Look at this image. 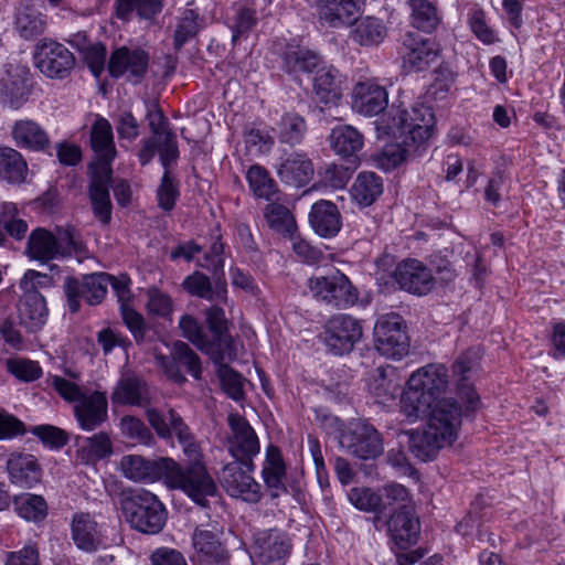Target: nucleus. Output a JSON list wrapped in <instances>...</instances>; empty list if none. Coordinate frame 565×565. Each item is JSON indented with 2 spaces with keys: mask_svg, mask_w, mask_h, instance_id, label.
Listing matches in <instances>:
<instances>
[{
  "mask_svg": "<svg viewBox=\"0 0 565 565\" xmlns=\"http://www.w3.org/2000/svg\"><path fill=\"white\" fill-rule=\"evenodd\" d=\"M448 387V370L444 364H428L414 372L401 396V412L411 420L431 413L439 402H447L458 412L461 407L454 398L441 395Z\"/></svg>",
  "mask_w": 565,
  "mask_h": 565,
  "instance_id": "f257e3e1",
  "label": "nucleus"
},
{
  "mask_svg": "<svg viewBox=\"0 0 565 565\" xmlns=\"http://www.w3.org/2000/svg\"><path fill=\"white\" fill-rule=\"evenodd\" d=\"M425 416L428 417L426 426L409 433V450L419 460L429 461L436 458L441 448L456 440L462 412L447 402H439Z\"/></svg>",
  "mask_w": 565,
  "mask_h": 565,
  "instance_id": "f03ea898",
  "label": "nucleus"
},
{
  "mask_svg": "<svg viewBox=\"0 0 565 565\" xmlns=\"http://www.w3.org/2000/svg\"><path fill=\"white\" fill-rule=\"evenodd\" d=\"M120 509L131 529L154 535L162 531L167 522V510L159 498L150 491L140 489L124 492Z\"/></svg>",
  "mask_w": 565,
  "mask_h": 565,
  "instance_id": "7ed1b4c3",
  "label": "nucleus"
},
{
  "mask_svg": "<svg viewBox=\"0 0 565 565\" xmlns=\"http://www.w3.org/2000/svg\"><path fill=\"white\" fill-rule=\"evenodd\" d=\"M164 483L170 489L184 492L193 502L206 507L207 498L215 495L217 487L203 462L182 467L170 458Z\"/></svg>",
  "mask_w": 565,
  "mask_h": 565,
  "instance_id": "20e7f679",
  "label": "nucleus"
},
{
  "mask_svg": "<svg viewBox=\"0 0 565 565\" xmlns=\"http://www.w3.org/2000/svg\"><path fill=\"white\" fill-rule=\"evenodd\" d=\"M387 127L395 138L422 150L433 134L435 115L430 107L415 104L409 109H396Z\"/></svg>",
  "mask_w": 565,
  "mask_h": 565,
  "instance_id": "39448f33",
  "label": "nucleus"
},
{
  "mask_svg": "<svg viewBox=\"0 0 565 565\" xmlns=\"http://www.w3.org/2000/svg\"><path fill=\"white\" fill-rule=\"evenodd\" d=\"M411 340L403 317L382 315L374 326V348L384 358L399 361L409 353Z\"/></svg>",
  "mask_w": 565,
  "mask_h": 565,
  "instance_id": "423d86ee",
  "label": "nucleus"
},
{
  "mask_svg": "<svg viewBox=\"0 0 565 565\" xmlns=\"http://www.w3.org/2000/svg\"><path fill=\"white\" fill-rule=\"evenodd\" d=\"M147 419L157 435L163 439L177 437L190 463L202 462V452L199 443L183 418L172 408L162 414L154 408L147 411Z\"/></svg>",
  "mask_w": 565,
  "mask_h": 565,
  "instance_id": "0eeeda50",
  "label": "nucleus"
},
{
  "mask_svg": "<svg viewBox=\"0 0 565 565\" xmlns=\"http://www.w3.org/2000/svg\"><path fill=\"white\" fill-rule=\"evenodd\" d=\"M312 296L333 308L345 309L359 299V291L350 279L340 270H333L326 276L309 279Z\"/></svg>",
  "mask_w": 565,
  "mask_h": 565,
  "instance_id": "6e6552de",
  "label": "nucleus"
},
{
  "mask_svg": "<svg viewBox=\"0 0 565 565\" xmlns=\"http://www.w3.org/2000/svg\"><path fill=\"white\" fill-rule=\"evenodd\" d=\"M110 279V274L107 273L83 275L82 278L66 277L63 289L70 311L72 313L78 312L82 300L89 306L99 305L107 294Z\"/></svg>",
  "mask_w": 565,
  "mask_h": 565,
  "instance_id": "1a4fd4ad",
  "label": "nucleus"
},
{
  "mask_svg": "<svg viewBox=\"0 0 565 565\" xmlns=\"http://www.w3.org/2000/svg\"><path fill=\"white\" fill-rule=\"evenodd\" d=\"M254 471L245 462L233 460L223 466L218 480L230 497L256 504L263 498V488L253 477Z\"/></svg>",
  "mask_w": 565,
  "mask_h": 565,
  "instance_id": "9d476101",
  "label": "nucleus"
},
{
  "mask_svg": "<svg viewBox=\"0 0 565 565\" xmlns=\"http://www.w3.org/2000/svg\"><path fill=\"white\" fill-rule=\"evenodd\" d=\"M230 433L227 435V451L235 461L245 462L249 470H255L254 458L260 451V443L255 429L245 417L237 413L227 416Z\"/></svg>",
  "mask_w": 565,
  "mask_h": 565,
  "instance_id": "9b49d317",
  "label": "nucleus"
},
{
  "mask_svg": "<svg viewBox=\"0 0 565 565\" xmlns=\"http://www.w3.org/2000/svg\"><path fill=\"white\" fill-rule=\"evenodd\" d=\"M320 337L330 353L344 355L361 340L362 327L352 316L339 313L327 320Z\"/></svg>",
  "mask_w": 565,
  "mask_h": 565,
  "instance_id": "f8f14e48",
  "label": "nucleus"
},
{
  "mask_svg": "<svg viewBox=\"0 0 565 565\" xmlns=\"http://www.w3.org/2000/svg\"><path fill=\"white\" fill-rule=\"evenodd\" d=\"M339 444L349 455L362 460L374 459L384 450L381 434L374 426L364 422L351 424L343 429Z\"/></svg>",
  "mask_w": 565,
  "mask_h": 565,
  "instance_id": "ddd939ff",
  "label": "nucleus"
},
{
  "mask_svg": "<svg viewBox=\"0 0 565 565\" xmlns=\"http://www.w3.org/2000/svg\"><path fill=\"white\" fill-rule=\"evenodd\" d=\"M480 354L477 349H468L460 353L452 363V375L457 379L456 390L465 405L463 415L473 416L481 406V399L470 382L472 373L478 369Z\"/></svg>",
  "mask_w": 565,
  "mask_h": 565,
  "instance_id": "4468645a",
  "label": "nucleus"
},
{
  "mask_svg": "<svg viewBox=\"0 0 565 565\" xmlns=\"http://www.w3.org/2000/svg\"><path fill=\"white\" fill-rule=\"evenodd\" d=\"M223 533L215 522L195 526L191 536L193 557L200 563L224 565L230 553L222 541Z\"/></svg>",
  "mask_w": 565,
  "mask_h": 565,
  "instance_id": "2eb2a0df",
  "label": "nucleus"
},
{
  "mask_svg": "<svg viewBox=\"0 0 565 565\" xmlns=\"http://www.w3.org/2000/svg\"><path fill=\"white\" fill-rule=\"evenodd\" d=\"M34 63L46 77L63 79L74 68L75 57L63 44L43 41L36 49Z\"/></svg>",
  "mask_w": 565,
  "mask_h": 565,
  "instance_id": "dca6fc26",
  "label": "nucleus"
},
{
  "mask_svg": "<svg viewBox=\"0 0 565 565\" xmlns=\"http://www.w3.org/2000/svg\"><path fill=\"white\" fill-rule=\"evenodd\" d=\"M399 54L407 73L422 72L438 61L440 47L435 41L409 32L404 38Z\"/></svg>",
  "mask_w": 565,
  "mask_h": 565,
  "instance_id": "f3484780",
  "label": "nucleus"
},
{
  "mask_svg": "<svg viewBox=\"0 0 565 565\" xmlns=\"http://www.w3.org/2000/svg\"><path fill=\"white\" fill-rule=\"evenodd\" d=\"M156 361L167 376L174 383L182 384L186 381L180 366L185 367L195 380L201 379L202 365L200 358L185 342H175L172 348L171 356L156 354Z\"/></svg>",
  "mask_w": 565,
  "mask_h": 565,
  "instance_id": "a211bd4d",
  "label": "nucleus"
},
{
  "mask_svg": "<svg viewBox=\"0 0 565 565\" xmlns=\"http://www.w3.org/2000/svg\"><path fill=\"white\" fill-rule=\"evenodd\" d=\"M291 548L289 535L280 529L263 530L254 535V554L264 565L285 562Z\"/></svg>",
  "mask_w": 565,
  "mask_h": 565,
  "instance_id": "6ab92c4d",
  "label": "nucleus"
},
{
  "mask_svg": "<svg viewBox=\"0 0 565 565\" xmlns=\"http://www.w3.org/2000/svg\"><path fill=\"white\" fill-rule=\"evenodd\" d=\"M392 278L401 289L417 296L429 294L435 286L430 269L417 259L401 262L393 270Z\"/></svg>",
  "mask_w": 565,
  "mask_h": 565,
  "instance_id": "aec40b11",
  "label": "nucleus"
},
{
  "mask_svg": "<svg viewBox=\"0 0 565 565\" xmlns=\"http://www.w3.org/2000/svg\"><path fill=\"white\" fill-rule=\"evenodd\" d=\"M148 64L149 55L146 51L122 46L111 53L108 72L116 78L127 75L129 81L137 84L145 77Z\"/></svg>",
  "mask_w": 565,
  "mask_h": 565,
  "instance_id": "412c9836",
  "label": "nucleus"
},
{
  "mask_svg": "<svg viewBox=\"0 0 565 565\" xmlns=\"http://www.w3.org/2000/svg\"><path fill=\"white\" fill-rule=\"evenodd\" d=\"M170 458L147 459L140 455H126L120 459L119 468L125 478L134 482L152 483L166 480Z\"/></svg>",
  "mask_w": 565,
  "mask_h": 565,
  "instance_id": "4be33fe9",
  "label": "nucleus"
},
{
  "mask_svg": "<svg viewBox=\"0 0 565 565\" xmlns=\"http://www.w3.org/2000/svg\"><path fill=\"white\" fill-rule=\"evenodd\" d=\"M73 413L79 427L85 431H93L100 427L108 418V401L106 393L95 391L84 394L73 407Z\"/></svg>",
  "mask_w": 565,
  "mask_h": 565,
  "instance_id": "5701e85b",
  "label": "nucleus"
},
{
  "mask_svg": "<svg viewBox=\"0 0 565 565\" xmlns=\"http://www.w3.org/2000/svg\"><path fill=\"white\" fill-rule=\"evenodd\" d=\"M111 173L113 170H105L104 168L89 170L88 198L94 216L103 225H108L111 221L113 205L109 195Z\"/></svg>",
  "mask_w": 565,
  "mask_h": 565,
  "instance_id": "b1692460",
  "label": "nucleus"
},
{
  "mask_svg": "<svg viewBox=\"0 0 565 565\" xmlns=\"http://www.w3.org/2000/svg\"><path fill=\"white\" fill-rule=\"evenodd\" d=\"M90 146L96 154V161L90 163L89 170L103 168L111 170V162L117 153L113 127L106 118L99 115L90 127Z\"/></svg>",
  "mask_w": 565,
  "mask_h": 565,
  "instance_id": "393cba45",
  "label": "nucleus"
},
{
  "mask_svg": "<svg viewBox=\"0 0 565 565\" xmlns=\"http://www.w3.org/2000/svg\"><path fill=\"white\" fill-rule=\"evenodd\" d=\"M318 10L319 19L331 28L352 24L361 10L360 0H306Z\"/></svg>",
  "mask_w": 565,
  "mask_h": 565,
  "instance_id": "a878e982",
  "label": "nucleus"
},
{
  "mask_svg": "<svg viewBox=\"0 0 565 565\" xmlns=\"http://www.w3.org/2000/svg\"><path fill=\"white\" fill-rule=\"evenodd\" d=\"M388 104L384 86L373 82H360L352 90V109L358 114L372 117L381 114Z\"/></svg>",
  "mask_w": 565,
  "mask_h": 565,
  "instance_id": "bb28decb",
  "label": "nucleus"
},
{
  "mask_svg": "<svg viewBox=\"0 0 565 565\" xmlns=\"http://www.w3.org/2000/svg\"><path fill=\"white\" fill-rule=\"evenodd\" d=\"M260 475L266 491L271 499H277L282 493H287V487L285 484L287 466L281 450L276 445L270 444L266 447Z\"/></svg>",
  "mask_w": 565,
  "mask_h": 565,
  "instance_id": "cd10ccee",
  "label": "nucleus"
},
{
  "mask_svg": "<svg viewBox=\"0 0 565 565\" xmlns=\"http://www.w3.org/2000/svg\"><path fill=\"white\" fill-rule=\"evenodd\" d=\"M71 535L75 546L85 553H95L105 546L102 527L89 513L73 515Z\"/></svg>",
  "mask_w": 565,
  "mask_h": 565,
  "instance_id": "c85d7f7f",
  "label": "nucleus"
},
{
  "mask_svg": "<svg viewBox=\"0 0 565 565\" xmlns=\"http://www.w3.org/2000/svg\"><path fill=\"white\" fill-rule=\"evenodd\" d=\"M387 531L395 545L406 550L417 543L420 525L412 510H394L386 522Z\"/></svg>",
  "mask_w": 565,
  "mask_h": 565,
  "instance_id": "c756f323",
  "label": "nucleus"
},
{
  "mask_svg": "<svg viewBox=\"0 0 565 565\" xmlns=\"http://www.w3.org/2000/svg\"><path fill=\"white\" fill-rule=\"evenodd\" d=\"M277 174L284 183L302 188L313 178V163L306 153L291 152L278 164Z\"/></svg>",
  "mask_w": 565,
  "mask_h": 565,
  "instance_id": "7c9ffc66",
  "label": "nucleus"
},
{
  "mask_svg": "<svg viewBox=\"0 0 565 565\" xmlns=\"http://www.w3.org/2000/svg\"><path fill=\"white\" fill-rule=\"evenodd\" d=\"M7 470L11 482L21 488H32L42 479L41 466L30 454H12L7 461Z\"/></svg>",
  "mask_w": 565,
  "mask_h": 565,
  "instance_id": "2f4dec72",
  "label": "nucleus"
},
{
  "mask_svg": "<svg viewBox=\"0 0 565 565\" xmlns=\"http://www.w3.org/2000/svg\"><path fill=\"white\" fill-rule=\"evenodd\" d=\"M15 146L32 151H45L50 147V137L35 120L25 118L17 120L11 128Z\"/></svg>",
  "mask_w": 565,
  "mask_h": 565,
  "instance_id": "473e14b6",
  "label": "nucleus"
},
{
  "mask_svg": "<svg viewBox=\"0 0 565 565\" xmlns=\"http://www.w3.org/2000/svg\"><path fill=\"white\" fill-rule=\"evenodd\" d=\"M111 401L120 405H145L149 401L145 380L135 372H125L111 393Z\"/></svg>",
  "mask_w": 565,
  "mask_h": 565,
  "instance_id": "72a5a7b5",
  "label": "nucleus"
},
{
  "mask_svg": "<svg viewBox=\"0 0 565 565\" xmlns=\"http://www.w3.org/2000/svg\"><path fill=\"white\" fill-rule=\"evenodd\" d=\"M309 223L319 236L331 238L341 230V214L334 203L320 200L311 206Z\"/></svg>",
  "mask_w": 565,
  "mask_h": 565,
  "instance_id": "f704fd0d",
  "label": "nucleus"
},
{
  "mask_svg": "<svg viewBox=\"0 0 565 565\" xmlns=\"http://www.w3.org/2000/svg\"><path fill=\"white\" fill-rule=\"evenodd\" d=\"M113 454L110 436L99 431L90 437L76 438V459L83 465H95Z\"/></svg>",
  "mask_w": 565,
  "mask_h": 565,
  "instance_id": "c9c22d12",
  "label": "nucleus"
},
{
  "mask_svg": "<svg viewBox=\"0 0 565 565\" xmlns=\"http://www.w3.org/2000/svg\"><path fill=\"white\" fill-rule=\"evenodd\" d=\"M18 313L21 324L32 332L39 331L45 324L49 316L45 298L41 294L20 297Z\"/></svg>",
  "mask_w": 565,
  "mask_h": 565,
  "instance_id": "e433bc0d",
  "label": "nucleus"
},
{
  "mask_svg": "<svg viewBox=\"0 0 565 565\" xmlns=\"http://www.w3.org/2000/svg\"><path fill=\"white\" fill-rule=\"evenodd\" d=\"M384 190L383 179L374 172H360L351 186V196L360 206L372 205Z\"/></svg>",
  "mask_w": 565,
  "mask_h": 565,
  "instance_id": "4c0bfd02",
  "label": "nucleus"
},
{
  "mask_svg": "<svg viewBox=\"0 0 565 565\" xmlns=\"http://www.w3.org/2000/svg\"><path fill=\"white\" fill-rule=\"evenodd\" d=\"M14 28L23 39L36 38L45 31L46 17L34 6L21 3L15 12Z\"/></svg>",
  "mask_w": 565,
  "mask_h": 565,
  "instance_id": "58836bf2",
  "label": "nucleus"
},
{
  "mask_svg": "<svg viewBox=\"0 0 565 565\" xmlns=\"http://www.w3.org/2000/svg\"><path fill=\"white\" fill-rule=\"evenodd\" d=\"M367 390L379 404L394 401L399 391L394 369L377 367L367 383Z\"/></svg>",
  "mask_w": 565,
  "mask_h": 565,
  "instance_id": "ea45409f",
  "label": "nucleus"
},
{
  "mask_svg": "<svg viewBox=\"0 0 565 565\" xmlns=\"http://www.w3.org/2000/svg\"><path fill=\"white\" fill-rule=\"evenodd\" d=\"M28 163L15 149L7 146L0 147V178L12 184L25 181Z\"/></svg>",
  "mask_w": 565,
  "mask_h": 565,
  "instance_id": "a19ab883",
  "label": "nucleus"
},
{
  "mask_svg": "<svg viewBox=\"0 0 565 565\" xmlns=\"http://www.w3.org/2000/svg\"><path fill=\"white\" fill-rule=\"evenodd\" d=\"M26 254L30 258L46 263L58 254L56 237L45 228L34 230L28 239Z\"/></svg>",
  "mask_w": 565,
  "mask_h": 565,
  "instance_id": "79ce46f5",
  "label": "nucleus"
},
{
  "mask_svg": "<svg viewBox=\"0 0 565 565\" xmlns=\"http://www.w3.org/2000/svg\"><path fill=\"white\" fill-rule=\"evenodd\" d=\"M246 180L253 194L266 201H278L280 191L267 169L259 164L249 167Z\"/></svg>",
  "mask_w": 565,
  "mask_h": 565,
  "instance_id": "37998d69",
  "label": "nucleus"
},
{
  "mask_svg": "<svg viewBox=\"0 0 565 565\" xmlns=\"http://www.w3.org/2000/svg\"><path fill=\"white\" fill-rule=\"evenodd\" d=\"M264 217L273 231L289 239L295 238L298 227L294 215L287 206L271 202L265 206Z\"/></svg>",
  "mask_w": 565,
  "mask_h": 565,
  "instance_id": "c03bdc74",
  "label": "nucleus"
},
{
  "mask_svg": "<svg viewBox=\"0 0 565 565\" xmlns=\"http://www.w3.org/2000/svg\"><path fill=\"white\" fill-rule=\"evenodd\" d=\"M330 145L342 157L355 156L363 147V136L352 126H338L330 134Z\"/></svg>",
  "mask_w": 565,
  "mask_h": 565,
  "instance_id": "a18cd8bd",
  "label": "nucleus"
},
{
  "mask_svg": "<svg viewBox=\"0 0 565 565\" xmlns=\"http://www.w3.org/2000/svg\"><path fill=\"white\" fill-rule=\"evenodd\" d=\"M206 322L212 333V343H215L214 353L224 360L225 350L231 348L232 338L227 333V321L222 308L213 306L206 310Z\"/></svg>",
  "mask_w": 565,
  "mask_h": 565,
  "instance_id": "49530a36",
  "label": "nucleus"
},
{
  "mask_svg": "<svg viewBox=\"0 0 565 565\" xmlns=\"http://www.w3.org/2000/svg\"><path fill=\"white\" fill-rule=\"evenodd\" d=\"M274 131L281 143L296 146L302 141L307 131V124L302 116L289 111L281 116Z\"/></svg>",
  "mask_w": 565,
  "mask_h": 565,
  "instance_id": "de8ad7c7",
  "label": "nucleus"
},
{
  "mask_svg": "<svg viewBox=\"0 0 565 565\" xmlns=\"http://www.w3.org/2000/svg\"><path fill=\"white\" fill-rule=\"evenodd\" d=\"M320 57L306 47H288L282 54V67L289 74L311 73Z\"/></svg>",
  "mask_w": 565,
  "mask_h": 565,
  "instance_id": "09e8293b",
  "label": "nucleus"
},
{
  "mask_svg": "<svg viewBox=\"0 0 565 565\" xmlns=\"http://www.w3.org/2000/svg\"><path fill=\"white\" fill-rule=\"evenodd\" d=\"M313 92L319 103L324 105L337 104L342 93L335 71L332 68L319 70L315 76Z\"/></svg>",
  "mask_w": 565,
  "mask_h": 565,
  "instance_id": "8fccbe9b",
  "label": "nucleus"
},
{
  "mask_svg": "<svg viewBox=\"0 0 565 565\" xmlns=\"http://www.w3.org/2000/svg\"><path fill=\"white\" fill-rule=\"evenodd\" d=\"M354 22V28L351 30V38L360 45H377L386 36V28L376 18L365 17Z\"/></svg>",
  "mask_w": 565,
  "mask_h": 565,
  "instance_id": "3c124183",
  "label": "nucleus"
},
{
  "mask_svg": "<svg viewBox=\"0 0 565 565\" xmlns=\"http://www.w3.org/2000/svg\"><path fill=\"white\" fill-rule=\"evenodd\" d=\"M401 142L386 145L377 157L379 167L385 171L393 170L405 161L418 157L422 152L418 148Z\"/></svg>",
  "mask_w": 565,
  "mask_h": 565,
  "instance_id": "603ef678",
  "label": "nucleus"
},
{
  "mask_svg": "<svg viewBox=\"0 0 565 565\" xmlns=\"http://www.w3.org/2000/svg\"><path fill=\"white\" fill-rule=\"evenodd\" d=\"M17 513L26 521L41 522L47 515V503L42 495L25 493L14 499Z\"/></svg>",
  "mask_w": 565,
  "mask_h": 565,
  "instance_id": "864d4df0",
  "label": "nucleus"
},
{
  "mask_svg": "<svg viewBox=\"0 0 565 565\" xmlns=\"http://www.w3.org/2000/svg\"><path fill=\"white\" fill-rule=\"evenodd\" d=\"M182 335L193 343L199 350L213 356L215 343H212L204 332L203 327L198 322L195 318L189 315L181 317L179 321Z\"/></svg>",
  "mask_w": 565,
  "mask_h": 565,
  "instance_id": "5fc2aeb1",
  "label": "nucleus"
},
{
  "mask_svg": "<svg viewBox=\"0 0 565 565\" xmlns=\"http://www.w3.org/2000/svg\"><path fill=\"white\" fill-rule=\"evenodd\" d=\"M30 92V86L25 78L12 76L3 83L0 100L12 109H19L26 103Z\"/></svg>",
  "mask_w": 565,
  "mask_h": 565,
  "instance_id": "6e6d98bb",
  "label": "nucleus"
},
{
  "mask_svg": "<svg viewBox=\"0 0 565 565\" xmlns=\"http://www.w3.org/2000/svg\"><path fill=\"white\" fill-rule=\"evenodd\" d=\"M412 24L424 32H431L439 23L436 7L428 0H409Z\"/></svg>",
  "mask_w": 565,
  "mask_h": 565,
  "instance_id": "4d7b16f0",
  "label": "nucleus"
},
{
  "mask_svg": "<svg viewBox=\"0 0 565 565\" xmlns=\"http://www.w3.org/2000/svg\"><path fill=\"white\" fill-rule=\"evenodd\" d=\"M213 361L218 364L217 375L220 377L224 392L234 401H241L244 397L242 375L234 371L231 366L223 363V360L217 354L212 356Z\"/></svg>",
  "mask_w": 565,
  "mask_h": 565,
  "instance_id": "13d9d810",
  "label": "nucleus"
},
{
  "mask_svg": "<svg viewBox=\"0 0 565 565\" xmlns=\"http://www.w3.org/2000/svg\"><path fill=\"white\" fill-rule=\"evenodd\" d=\"M163 0H116L117 15L120 19H127L132 11L143 19H150L158 14L162 9Z\"/></svg>",
  "mask_w": 565,
  "mask_h": 565,
  "instance_id": "bf43d9fd",
  "label": "nucleus"
},
{
  "mask_svg": "<svg viewBox=\"0 0 565 565\" xmlns=\"http://www.w3.org/2000/svg\"><path fill=\"white\" fill-rule=\"evenodd\" d=\"M213 239L209 252L203 256V260L198 259L196 265L210 271L214 279L218 281L224 276V244L220 234L215 235Z\"/></svg>",
  "mask_w": 565,
  "mask_h": 565,
  "instance_id": "052dcab7",
  "label": "nucleus"
},
{
  "mask_svg": "<svg viewBox=\"0 0 565 565\" xmlns=\"http://www.w3.org/2000/svg\"><path fill=\"white\" fill-rule=\"evenodd\" d=\"M179 181L173 178L169 170L163 172L160 184L157 189L158 206L164 212H171L180 196Z\"/></svg>",
  "mask_w": 565,
  "mask_h": 565,
  "instance_id": "680f3d73",
  "label": "nucleus"
},
{
  "mask_svg": "<svg viewBox=\"0 0 565 565\" xmlns=\"http://www.w3.org/2000/svg\"><path fill=\"white\" fill-rule=\"evenodd\" d=\"M183 289L191 296L212 301L220 292L215 291L210 277L196 270L182 281Z\"/></svg>",
  "mask_w": 565,
  "mask_h": 565,
  "instance_id": "e2e57ef3",
  "label": "nucleus"
},
{
  "mask_svg": "<svg viewBox=\"0 0 565 565\" xmlns=\"http://www.w3.org/2000/svg\"><path fill=\"white\" fill-rule=\"evenodd\" d=\"M200 29L199 14L192 9H185L175 26L174 47L180 50L189 40L194 38Z\"/></svg>",
  "mask_w": 565,
  "mask_h": 565,
  "instance_id": "0e129e2a",
  "label": "nucleus"
},
{
  "mask_svg": "<svg viewBox=\"0 0 565 565\" xmlns=\"http://www.w3.org/2000/svg\"><path fill=\"white\" fill-rule=\"evenodd\" d=\"M349 501L364 512H379L382 507V498L370 488H352L348 493Z\"/></svg>",
  "mask_w": 565,
  "mask_h": 565,
  "instance_id": "69168bd1",
  "label": "nucleus"
},
{
  "mask_svg": "<svg viewBox=\"0 0 565 565\" xmlns=\"http://www.w3.org/2000/svg\"><path fill=\"white\" fill-rule=\"evenodd\" d=\"M8 372L22 382H33L43 374L42 367L36 361L29 359H10L7 362Z\"/></svg>",
  "mask_w": 565,
  "mask_h": 565,
  "instance_id": "338daca9",
  "label": "nucleus"
},
{
  "mask_svg": "<svg viewBox=\"0 0 565 565\" xmlns=\"http://www.w3.org/2000/svg\"><path fill=\"white\" fill-rule=\"evenodd\" d=\"M121 434L139 444L150 445L153 436L145 423L134 416H125L120 420Z\"/></svg>",
  "mask_w": 565,
  "mask_h": 565,
  "instance_id": "774afa93",
  "label": "nucleus"
}]
</instances>
